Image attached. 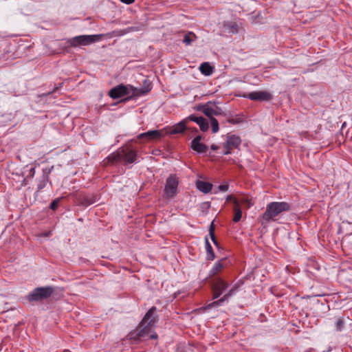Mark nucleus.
I'll use <instances>...</instances> for the list:
<instances>
[{
	"mask_svg": "<svg viewBox=\"0 0 352 352\" xmlns=\"http://www.w3.org/2000/svg\"><path fill=\"white\" fill-rule=\"evenodd\" d=\"M156 311V307H151L146 313L136 329L128 333L126 336L127 340L131 341V343L138 344L142 341L146 336H148L155 324L157 322V316L155 315Z\"/></svg>",
	"mask_w": 352,
	"mask_h": 352,
	"instance_id": "f257e3e1",
	"label": "nucleus"
},
{
	"mask_svg": "<svg viewBox=\"0 0 352 352\" xmlns=\"http://www.w3.org/2000/svg\"><path fill=\"white\" fill-rule=\"evenodd\" d=\"M138 160L137 151L131 145L119 148L116 152L109 155L104 160L105 164L122 163L124 165L133 164Z\"/></svg>",
	"mask_w": 352,
	"mask_h": 352,
	"instance_id": "f03ea898",
	"label": "nucleus"
},
{
	"mask_svg": "<svg viewBox=\"0 0 352 352\" xmlns=\"http://www.w3.org/2000/svg\"><path fill=\"white\" fill-rule=\"evenodd\" d=\"M150 91L149 85L144 89L138 90V88L131 85L120 84L109 90V96L112 99H118L126 96L124 100L129 101L135 97L147 94Z\"/></svg>",
	"mask_w": 352,
	"mask_h": 352,
	"instance_id": "7ed1b4c3",
	"label": "nucleus"
},
{
	"mask_svg": "<svg viewBox=\"0 0 352 352\" xmlns=\"http://www.w3.org/2000/svg\"><path fill=\"white\" fill-rule=\"evenodd\" d=\"M292 209V204L285 201H273L268 204L266 206L265 212L262 215V219L268 223L270 221H274L275 218L284 212H288Z\"/></svg>",
	"mask_w": 352,
	"mask_h": 352,
	"instance_id": "20e7f679",
	"label": "nucleus"
},
{
	"mask_svg": "<svg viewBox=\"0 0 352 352\" xmlns=\"http://www.w3.org/2000/svg\"><path fill=\"white\" fill-rule=\"evenodd\" d=\"M56 289L53 286L38 287L26 296V299L29 302H42L52 296Z\"/></svg>",
	"mask_w": 352,
	"mask_h": 352,
	"instance_id": "39448f33",
	"label": "nucleus"
},
{
	"mask_svg": "<svg viewBox=\"0 0 352 352\" xmlns=\"http://www.w3.org/2000/svg\"><path fill=\"white\" fill-rule=\"evenodd\" d=\"M102 34L80 35L68 40L67 43L74 47L80 45H87L101 40Z\"/></svg>",
	"mask_w": 352,
	"mask_h": 352,
	"instance_id": "423d86ee",
	"label": "nucleus"
},
{
	"mask_svg": "<svg viewBox=\"0 0 352 352\" xmlns=\"http://www.w3.org/2000/svg\"><path fill=\"white\" fill-rule=\"evenodd\" d=\"M229 286V283L221 276L212 278L211 281L212 299H217L220 297Z\"/></svg>",
	"mask_w": 352,
	"mask_h": 352,
	"instance_id": "0eeeda50",
	"label": "nucleus"
},
{
	"mask_svg": "<svg viewBox=\"0 0 352 352\" xmlns=\"http://www.w3.org/2000/svg\"><path fill=\"white\" fill-rule=\"evenodd\" d=\"M232 265V260L228 257H223L217 261L211 270L209 271L208 277L209 278H214L216 276H219V274L221 273V272Z\"/></svg>",
	"mask_w": 352,
	"mask_h": 352,
	"instance_id": "6e6552de",
	"label": "nucleus"
},
{
	"mask_svg": "<svg viewBox=\"0 0 352 352\" xmlns=\"http://www.w3.org/2000/svg\"><path fill=\"white\" fill-rule=\"evenodd\" d=\"M178 185L177 177H167L164 190V197L168 199L175 197L177 194Z\"/></svg>",
	"mask_w": 352,
	"mask_h": 352,
	"instance_id": "1a4fd4ad",
	"label": "nucleus"
},
{
	"mask_svg": "<svg viewBox=\"0 0 352 352\" xmlns=\"http://www.w3.org/2000/svg\"><path fill=\"white\" fill-rule=\"evenodd\" d=\"M241 143V138L235 135L228 136L226 142L223 144V155L230 154L234 148H237Z\"/></svg>",
	"mask_w": 352,
	"mask_h": 352,
	"instance_id": "9d476101",
	"label": "nucleus"
},
{
	"mask_svg": "<svg viewBox=\"0 0 352 352\" xmlns=\"http://www.w3.org/2000/svg\"><path fill=\"white\" fill-rule=\"evenodd\" d=\"M74 199L76 205L83 207H87L96 202L95 195L84 192L74 195Z\"/></svg>",
	"mask_w": 352,
	"mask_h": 352,
	"instance_id": "9b49d317",
	"label": "nucleus"
},
{
	"mask_svg": "<svg viewBox=\"0 0 352 352\" xmlns=\"http://www.w3.org/2000/svg\"><path fill=\"white\" fill-rule=\"evenodd\" d=\"M247 98L254 101H270L272 99V95L267 91H256L250 92L244 95Z\"/></svg>",
	"mask_w": 352,
	"mask_h": 352,
	"instance_id": "f8f14e48",
	"label": "nucleus"
},
{
	"mask_svg": "<svg viewBox=\"0 0 352 352\" xmlns=\"http://www.w3.org/2000/svg\"><path fill=\"white\" fill-rule=\"evenodd\" d=\"M163 136V132L160 130H151L142 133L137 136L140 141H149L160 140Z\"/></svg>",
	"mask_w": 352,
	"mask_h": 352,
	"instance_id": "ddd939ff",
	"label": "nucleus"
},
{
	"mask_svg": "<svg viewBox=\"0 0 352 352\" xmlns=\"http://www.w3.org/2000/svg\"><path fill=\"white\" fill-rule=\"evenodd\" d=\"M186 120L187 122L192 121L196 122L199 125L200 130L202 131H206L208 129V122L206 118H204L202 116L198 117L195 114H192L188 116L186 118Z\"/></svg>",
	"mask_w": 352,
	"mask_h": 352,
	"instance_id": "4468645a",
	"label": "nucleus"
},
{
	"mask_svg": "<svg viewBox=\"0 0 352 352\" xmlns=\"http://www.w3.org/2000/svg\"><path fill=\"white\" fill-rule=\"evenodd\" d=\"M201 138L202 137L201 135L196 136L191 141V148L198 153H206L208 151V146L205 144L201 142Z\"/></svg>",
	"mask_w": 352,
	"mask_h": 352,
	"instance_id": "2eb2a0df",
	"label": "nucleus"
},
{
	"mask_svg": "<svg viewBox=\"0 0 352 352\" xmlns=\"http://www.w3.org/2000/svg\"><path fill=\"white\" fill-rule=\"evenodd\" d=\"M187 120L186 118L182 120L181 122L175 124L173 127L166 130V133L169 135H175L178 133H182L185 131L187 126Z\"/></svg>",
	"mask_w": 352,
	"mask_h": 352,
	"instance_id": "dca6fc26",
	"label": "nucleus"
},
{
	"mask_svg": "<svg viewBox=\"0 0 352 352\" xmlns=\"http://www.w3.org/2000/svg\"><path fill=\"white\" fill-rule=\"evenodd\" d=\"M196 188L204 194L209 193L212 189L213 185L208 182L197 179L195 182Z\"/></svg>",
	"mask_w": 352,
	"mask_h": 352,
	"instance_id": "f3484780",
	"label": "nucleus"
},
{
	"mask_svg": "<svg viewBox=\"0 0 352 352\" xmlns=\"http://www.w3.org/2000/svg\"><path fill=\"white\" fill-rule=\"evenodd\" d=\"M199 71L202 74L208 76L214 72V67L208 62H204L200 65Z\"/></svg>",
	"mask_w": 352,
	"mask_h": 352,
	"instance_id": "a211bd4d",
	"label": "nucleus"
},
{
	"mask_svg": "<svg viewBox=\"0 0 352 352\" xmlns=\"http://www.w3.org/2000/svg\"><path fill=\"white\" fill-rule=\"evenodd\" d=\"M205 245L206 251V260L213 261L215 258V254L213 251L212 245H210L208 241L207 236L205 237Z\"/></svg>",
	"mask_w": 352,
	"mask_h": 352,
	"instance_id": "6ab92c4d",
	"label": "nucleus"
},
{
	"mask_svg": "<svg viewBox=\"0 0 352 352\" xmlns=\"http://www.w3.org/2000/svg\"><path fill=\"white\" fill-rule=\"evenodd\" d=\"M234 212L233 221L235 223L239 222L242 217V211L237 200H234Z\"/></svg>",
	"mask_w": 352,
	"mask_h": 352,
	"instance_id": "aec40b11",
	"label": "nucleus"
},
{
	"mask_svg": "<svg viewBox=\"0 0 352 352\" xmlns=\"http://www.w3.org/2000/svg\"><path fill=\"white\" fill-rule=\"evenodd\" d=\"M223 28L230 34L238 32V25L235 22H224Z\"/></svg>",
	"mask_w": 352,
	"mask_h": 352,
	"instance_id": "412c9836",
	"label": "nucleus"
},
{
	"mask_svg": "<svg viewBox=\"0 0 352 352\" xmlns=\"http://www.w3.org/2000/svg\"><path fill=\"white\" fill-rule=\"evenodd\" d=\"M203 113L210 118L213 117V104L211 102H208L205 105L202 107Z\"/></svg>",
	"mask_w": 352,
	"mask_h": 352,
	"instance_id": "4be33fe9",
	"label": "nucleus"
},
{
	"mask_svg": "<svg viewBox=\"0 0 352 352\" xmlns=\"http://www.w3.org/2000/svg\"><path fill=\"white\" fill-rule=\"evenodd\" d=\"M197 38L196 34L192 32H188L184 36L183 43L186 45H190Z\"/></svg>",
	"mask_w": 352,
	"mask_h": 352,
	"instance_id": "5701e85b",
	"label": "nucleus"
},
{
	"mask_svg": "<svg viewBox=\"0 0 352 352\" xmlns=\"http://www.w3.org/2000/svg\"><path fill=\"white\" fill-rule=\"evenodd\" d=\"M345 325V318L344 316H339L336 318L335 327L337 331H342Z\"/></svg>",
	"mask_w": 352,
	"mask_h": 352,
	"instance_id": "b1692460",
	"label": "nucleus"
},
{
	"mask_svg": "<svg viewBox=\"0 0 352 352\" xmlns=\"http://www.w3.org/2000/svg\"><path fill=\"white\" fill-rule=\"evenodd\" d=\"M210 120L212 133L218 132L219 129L218 120L214 118H210Z\"/></svg>",
	"mask_w": 352,
	"mask_h": 352,
	"instance_id": "393cba45",
	"label": "nucleus"
},
{
	"mask_svg": "<svg viewBox=\"0 0 352 352\" xmlns=\"http://www.w3.org/2000/svg\"><path fill=\"white\" fill-rule=\"evenodd\" d=\"M47 182L48 177H43V179H41L37 185V191L39 192L43 189L46 186Z\"/></svg>",
	"mask_w": 352,
	"mask_h": 352,
	"instance_id": "a878e982",
	"label": "nucleus"
},
{
	"mask_svg": "<svg viewBox=\"0 0 352 352\" xmlns=\"http://www.w3.org/2000/svg\"><path fill=\"white\" fill-rule=\"evenodd\" d=\"M61 199L62 197H58L53 200L50 205V208L54 211L56 210L58 208Z\"/></svg>",
	"mask_w": 352,
	"mask_h": 352,
	"instance_id": "bb28decb",
	"label": "nucleus"
},
{
	"mask_svg": "<svg viewBox=\"0 0 352 352\" xmlns=\"http://www.w3.org/2000/svg\"><path fill=\"white\" fill-rule=\"evenodd\" d=\"M218 306H219L218 301L215 300V301H213L212 302L208 304L206 307H203V309L204 310L210 309L212 307H217Z\"/></svg>",
	"mask_w": 352,
	"mask_h": 352,
	"instance_id": "cd10ccee",
	"label": "nucleus"
},
{
	"mask_svg": "<svg viewBox=\"0 0 352 352\" xmlns=\"http://www.w3.org/2000/svg\"><path fill=\"white\" fill-rule=\"evenodd\" d=\"M229 185L228 183L221 184L218 186L219 191L226 192L228 190Z\"/></svg>",
	"mask_w": 352,
	"mask_h": 352,
	"instance_id": "c85d7f7f",
	"label": "nucleus"
},
{
	"mask_svg": "<svg viewBox=\"0 0 352 352\" xmlns=\"http://www.w3.org/2000/svg\"><path fill=\"white\" fill-rule=\"evenodd\" d=\"M213 111H214V113H213V116H219V115H221V109L218 107L217 106L213 104Z\"/></svg>",
	"mask_w": 352,
	"mask_h": 352,
	"instance_id": "c756f323",
	"label": "nucleus"
},
{
	"mask_svg": "<svg viewBox=\"0 0 352 352\" xmlns=\"http://www.w3.org/2000/svg\"><path fill=\"white\" fill-rule=\"evenodd\" d=\"M210 239L212 240V241L213 242V243L214 244V245H216L217 248L219 247V243L217 239V237L215 236V234H210Z\"/></svg>",
	"mask_w": 352,
	"mask_h": 352,
	"instance_id": "7c9ffc66",
	"label": "nucleus"
},
{
	"mask_svg": "<svg viewBox=\"0 0 352 352\" xmlns=\"http://www.w3.org/2000/svg\"><path fill=\"white\" fill-rule=\"evenodd\" d=\"M149 85V87L151 88V89H152V85H151V82H149L148 80H144V82H143V87L140 88V89H138V90H142V89H144L147 86Z\"/></svg>",
	"mask_w": 352,
	"mask_h": 352,
	"instance_id": "2f4dec72",
	"label": "nucleus"
},
{
	"mask_svg": "<svg viewBox=\"0 0 352 352\" xmlns=\"http://www.w3.org/2000/svg\"><path fill=\"white\" fill-rule=\"evenodd\" d=\"M62 84L63 83H60L58 87H55L52 91H49L46 94H43V96H47L50 95L51 94L56 91L62 86Z\"/></svg>",
	"mask_w": 352,
	"mask_h": 352,
	"instance_id": "473e14b6",
	"label": "nucleus"
},
{
	"mask_svg": "<svg viewBox=\"0 0 352 352\" xmlns=\"http://www.w3.org/2000/svg\"><path fill=\"white\" fill-rule=\"evenodd\" d=\"M236 293L233 289H230L226 294L225 296L229 300L230 298Z\"/></svg>",
	"mask_w": 352,
	"mask_h": 352,
	"instance_id": "72a5a7b5",
	"label": "nucleus"
},
{
	"mask_svg": "<svg viewBox=\"0 0 352 352\" xmlns=\"http://www.w3.org/2000/svg\"><path fill=\"white\" fill-rule=\"evenodd\" d=\"M215 234V226L214 222L212 221L209 227V234Z\"/></svg>",
	"mask_w": 352,
	"mask_h": 352,
	"instance_id": "f704fd0d",
	"label": "nucleus"
},
{
	"mask_svg": "<svg viewBox=\"0 0 352 352\" xmlns=\"http://www.w3.org/2000/svg\"><path fill=\"white\" fill-rule=\"evenodd\" d=\"M217 301H218V303H219V306H220V305H221L224 302H226V301H227V302H228V298H227L225 296V295H224L223 297H221V298H219V300H217Z\"/></svg>",
	"mask_w": 352,
	"mask_h": 352,
	"instance_id": "c9c22d12",
	"label": "nucleus"
},
{
	"mask_svg": "<svg viewBox=\"0 0 352 352\" xmlns=\"http://www.w3.org/2000/svg\"><path fill=\"white\" fill-rule=\"evenodd\" d=\"M135 0H120L121 2L126 4H131L134 2Z\"/></svg>",
	"mask_w": 352,
	"mask_h": 352,
	"instance_id": "e433bc0d",
	"label": "nucleus"
},
{
	"mask_svg": "<svg viewBox=\"0 0 352 352\" xmlns=\"http://www.w3.org/2000/svg\"><path fill=\"white\" fill-rule=\"evenodd\" d=\"M228 122L229 123H231V124H236V123H239V121H238V120H236L232 119V118H229V119L228 120Z\"/></svg>",
	"mask_w": 352,
	"mask_h": 352,
	"instance_id": "4c0bfd02",
	"label": "nucleus"
},
{
	"mask_svg": "<svg viewBox=\"0 0 352 352\" xmlns=\"http://www.w3.org/2000/svg\"><path fill=\"white\" fill-rule=\"evenodd\" d=\"M234 200H236V199H234L232 195H228L227 197V199H226V201H233V203L234 204Z\"/></svg>",
	"mask_w": 352,
	"mask_h": 352,
	"instance_id": "58836bf2",
	"label": "nucleus"
},
{
	"mask_svg": "<svg viewBox=\"0 0 352 352\" xmlns=\"http://www.w3.org/2000/svg\"><path fill=\"white\" fill-rule=\"evenodd\" d=\"M149 338L151 339V340H153V339H157V335L156 333H154L153 334H151L149 336Z\"/></svg>",
	"mask_w": 352,
	"mask_h": 352,
	"instance_id": "ea45409f",
	"label": "nucleus"
},
{
	"mask_svg": "<svg viewBox=\"0 0 352 352\" xmlns=\"http://www.w3.org/2000/svg\"><path fill=\"white\" fill-rule=\"evenodd\" d=\"M28 177H24V178H23V181H22V184H21L22 186H25V185H27V184H28Z\"/></svg>",
	"mask_w": 352,
	"mask_h": 352,
	"instance_id": "a19ab883",
	"label": "nucleus"
},
{
	"mask_svg": "<svg viewBox=\"0 0 352 352\" xmlns=\"http://www.w3.org/2000/svg\"><path fill=\"white\" fill-rule=\"evenodd\" d=\"M219 146H217V145H215V144H212L211 146V149L213 150V151H217V150L219 149Z\"/></svg>",
	"mask_w": 352,
	"mask_h": 352,
	"instance_id": "79ce46f5",
	"label": "nucleus"
},
{
	"mask_svg": "<svg viewBox=\"0 0 352 352\" xmlns=\"http://www.w3.org/2000/svg\"><path fill=\"white\" fill-rule=\"evenodd\" d=\"M239 288V285L238 284L234 285L231 289L234 292H236Z\"/></svg>",
	"mask_w": 352,
	"mask_h": 352,
	"instance_id": "37998d69",
	"label": "nucleus"
},
{
	"mask_svg": "<svg viewBox=\"0 0 352 352\" xmlns=\"http://www.w3.org/2000/svg\"><path fill=\"white\" fill-rule=\"evenodd\" d=\"M35 174L34 168H31L30 175V176H33Z\"/></svg>",
	"mask_w": 352,
	"mask_h": 352,
	"instance_id": "c03bdc74",
	"label": "nucleus"
},
{
	"mask_svg": "<svg viewBox=\"0 0 352 352\" xmlns=\"http://www.w3.org/2000/svg\"><path fill=\"white\" fill-rule=\"evenodd\" d=\"M63 352H70L69 350H65Z\"/></svg>",
	"mask_w": 352,
	"mask_h": 352,
	"instance_id": "a18cd8bd",
	"label": "nucleus"
},
{
	"mask_svg": "<svg viewBox=\"0 0 352 352\" xmlns=\"http://www.w3.org/2000/svg\"><path fill=\"white\" fill-rule=\"evenodd\" d=\"M195 131L196 132H197V131H198V130H197L196 128H195Z\"/></svg>",
	"mask_w": 352,
	"mask_h": 352,
	"instance_id": "49530a36",
	"label": "nucleus"
}]
</instances>
